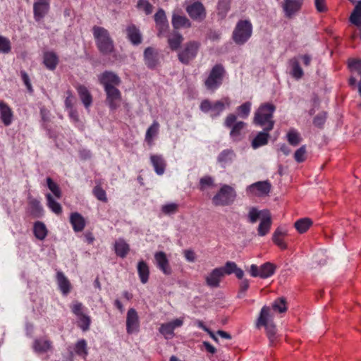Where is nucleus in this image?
Returning <instances> with one entry per match:
<instances>
[{
	"label": "nucleus",
	"instance_id": "54",
	"mask_svg": "<svg viewBox=\"0 0 361 361\" xmlns=\"http://www.w3.org/2000/svg\"><path fill=\"white\" fill-rule=\"evenodd\" d=\"M231 0H219L218 3V13L225 18L230 10Z\"/></svg>",
	"mask_w": 361,
	"mask_h": 361
},
{
	"label": "nucleus",
	"instance_id": "51",
	"mask_svg": "<svg viewBox=\"0 0 361 361\" xmlns=\"http://www.w3.org/2000/svg\"><path fill=\"white\" fill-rule=\"evenodd\" d=\"M214 186V178L209 176H205L200 178L198 188L201 191H204L208 188Z\"/></svg>",
	"mask_w": 361,
	"mask_h": 361
},
{
	"label": "nucleus",
	"instance_id": "55",
	"mask_svg": "<svg viewBox=\"0 0 361 361\" xmlns=\"http://www.w3.org/2000/svg\"><path fill=\"white\" fill-rule=\"evenodd\" d=\"M94 196L99 201L107 202L108 199L106 197V191L102 188L100 185H97L92 190Z\"/></svg>",
	"mask_w": 361,
	"mask_h": 361
},
{
	"label": "nucleus",
	"instance_id": "22",
	"mask_svg": "<svg viewBox=\"0 0 361 361\" xmlns=\"http://www.w3.org/2000/svg\"><path fill=\"white\" fill-rule=\"evenodd\" d=\"M272 219L271 215L269 212H266L260 220L259 224L257 228V234L259 236H264L267 235L271 227Z\"/></svg>",
	"mask_w": 361,
	"mask_h": 361
},
{
	"label": "nucleus",
	"instance_id": "6",
	"mask_svg": "<svg viewBox=\"0 0 361 361\" xmlns=\"http://www.w3.org/2000/svg\"><path fill=\"white\" fill-rule=\"evenodd\" d=\"M237 194L234 188L228 185L221 187L217 193L212 198V203L215 206H228L235 200Z\"/></svg>",
	"mask_w": 361,
	"mask_h": 361
},
{
	"label": "nucleus",
	"instance_id": "19",
	"mask_svg": "<svg viewBox=\"0 0 361 361\" xmlns=\"http://www.w3.org/2000/svg\"><path fill=\"white\" fill-rule=\"evenodd\" d=\"M145 65L150 69H154L159 63V53L153 47H147L144 51Z\"/></svg>",
	"mask_w": 361,
	"mask_h": 361
},
{
	"label": "nucleus",
	"instance_id": "47",
	"mask_svg": "<svg viewBox=\"0 0 361 361\" xmlns=\"http://www.w3.org/2000/svg\"><path fill=\"white\" fill-rule=\"evenodd\" d=\"M266 212H269V210H258L256 207H251L249 210L247 217L248 221L251 224H255L257 221L259 219H262L263 215L265 214Z\"/></svg>",
	"mask_w": 361,
	"mask_h": 361
},
{
	"label": "nucleus",
	"instance_id": "14",
	"mask_svg": "<svg viewBox=\"0 0 361 361\" xmlns=\"http://www.w3.org/2000/svg\"><path fill=\"white\" fill-rule=\"evenodd\" d=\"M140 329V320L137 311L130 308L126 316V331L128 334L137 333Z\"/></svg>",
	"mask_w": 361,
	"mask_h": 361
},
{
	"label": "nucleus",
	"instance_id": "21",
	"mask_svg": "<svg viewBox=\"0 0 361 361\" xmlns=\"http://www.w3.org/2000/svg\"><path fill=\"white\" fill-rule=\"evenodd\" d=\"M13 113L11 107L3 100H0V119L5 126L13 122Z\"/></svg>",
	"mask_w": 361,
	"mask_h": 361
},
{
	"label": "nucleus",
	"instance_id": "30",
	"mask_svg": "<svg viewBox=\"0 0 361 361\" xmlns=\"http://www.w3.org/2000/svg\"><path fill=\"white\" fill-rule=\"evenodd\" d=\"M150 161L155 172L158 175H162L166 166V163L164 157L159 154H152L150 156Z\"/></svg>",
	"mask_w": 361,
	"mask_h": 361
},
{
	"label": "nucleus",
	"instance_id": "37",
	"mask_svg": "<svg viewBox=\"0 0 361 361\" xmlns=\"http://www.w3.org/2000/svg\"><path fill=\"white\" fill-rule=\"evenodd\" d=\"M269 132L265 131L264 129L263 131L259 132L252 141V148L257 149L267 145L270 137Z\"/></svg>",
	"mask_w": 361,
	"mask_h": 361
},
{
	"label": "nucleus",
	"instance_id": "20",
	"mask_svg": "<svg viewBox=\"0 0 361 361\" xmlns=\"http://www.w3.org/2000/svg\"><path fill=\"white\" fill-rule=\"evenodd\" d=\"M32 348L37 353H45L52 350V342L47 336L40 337L33 341Z\"/></svg>",
	"mask_w": 361,
	"mask_h": 361
},
{
	"label": "nucleus",
	"instance_id": "32",
	"mask_svg": "<svg viewBox=\"0 0 361 361\" xmlns=\"http://www.w3.org/2000/svg\"><path fill=\"white\" fill-rule=\"evenodd\" d=\"M171 23L173 28L176 30L183 27L188 28L191 27V23L186 16L176 13L173 14Z\"/></svg>",
	"mask_w": 361,
	"mask_h": 361
},
{
	"label": "nucleus",
	"instance_id": "52",
	"mask_svg": "<svg viewBox=\"0 0 361 361\" xmlns=\"http://www.w3.org/2000/svg\"><path fill=\"white\" fill-rule=\"evenodd\" d=\"M78 326L83 331H86L90 329L91 324V319L89 316L85 314L77 317Z\"/></svg>",
	"mask_w": 361,
	"mask_h": 361
},
{
	"label": "nucleus",
	"instance_id": "10",
	"mask_svg": "<svg viewBox=\"0 0 361 361\" xmlns=\"http://www.w3.org/2000/svg\"><path fill=\"white\" fill-rule=\"evenodd\" d=\"M271 185L268 181H258L249 185L246 192L249 196L262 197L267 195L271 190Z\"/></svg>",
	"mask_w": 361,
	"mask_h": 361
},
{
	"label": "nucleus",
	"instance_id": "43",
	"mask_svg": "<svg viewBox=\"0 0 361 361\" xmlns=\"http://www.w3.org/2000/svg\"><path fill=\"white\" fill-rule=\"evenodd\" d=\"M33 232L37 239L42 240L47 237L48 231L44 223L37 221L34 224Z\"/></svg>",
	"mask_w": 361,
	"mask_h": 361
},
{
	"label": "nucleus",
	"instance_id": "61",
	"mask_svg": "<svg viewBox=\"0 0 361 361\" xmlns=\"http://www.w3.org/2000/svg\"><path fill=\"white\" fill-rule=\"evenodd\" d=\"M71 310L73 313L76 316L78 317L80 315H82L84 313V307L81 302H79L78 301H75L73 302V304L71 306Z\"/></svg>",
	"mask_w": 361,
	"mask_h": 361
},
{
	"label": "nucleus",
	"instance_id": "13",
	"mask_svg": "<svg viewBox=\"0 0 361 361\" xmlns=\"http://www.w3.org/2000/svg\"><path fill=\"white\" fill-rule=\"evenodd\" d=\"M154 261L157 267L165 275L169 276L172 274V269L166 254L163 251H158L154 253Z\"/></svg>",
	"mask_w": 361,
	"mask_h": 361
},
{
	"label": "nucleus",
	"instance_id": "58",
	"mask_svg": "<svg viewBox=\"0 0 361 361\" xmlns=\"http://www.w3.org/2000/svg\"><path fill=\"white\" fill-rule=\"evenodd\" d=\"M250 109L251 102H246L237 108V112L240 117L245 118L250 114Z\"/></svg>",
	"mask_w": 361,
	"mask_h": 361
},
{
	"label": "nucleus",
	"instance_id": "63",
	"mask_svg": "<svg viewBox=\"0 0 361 361\" xmlns=\"http://www.w3.org/2000/svg\"><path fill=\"white\" fill-rule=\"evenodd\" d=\"M314 6L319 13H326L328 11L326 0H314Z\"/></svg>",
	"mask_w": 361,
	"mask_h": 361
},
{
	"label": "nucleus",
	"instance_id": "59",
	"mask_svg": "<svg viewBox=\"0 0 361 361\" xmlns=\"http://www.w3.org/2000/svg\"><path fill=\"white\" fill-rule=\"evenodd\" d=\"M307 151L305 145L301 146L299 149H298L294 154L295 160L301 163L306 160L307 158Z\"/></svg>",
	"mask_w": 361,
	"mask_h": 361
},
{
	"label": "nucleus",
	"instance_id": "50",
	"mask_svg": "<svg viewBox=\"0 0 361 361\" xmlns=\"http://www.w3.org/2000/svg\"><path fill=\"white\" fill-rule=\"evenodd\" d=\"M271 311L283 313L287 310L286 301L283 298L276 300L271 306Z\"/></svg>",
	"mask_w": 361,
	"mask_h": 361
},
{
	"label": "nucleus",
	"instance_id": "26",
	"mask_svg": "<svg viewBox=\"0 0 361 361\" xmlns=\"http://www.w3.org/2000/svg\"><path fill=\"white\" fill-rule=\"evenodd\" d=\"M221 269V272L224 275H231L235 274L236 277L239 279H242L244 276L243 271L237 267V264L233 262H227L224 267H219Z\"/></svg>",
	"mask_w": 361,
	"mask_h": 361
},
{
	"label": "nucleus",
	"instance_id": "39",
	"mask_svg": "<svg viewBox=\"0 0 361 361\" xmlns=\"http://www.w3.org/2000/svg\"><path fill=\"white\" fill-rule=\"evenodd\" d=\"M350 22L357 27L361 26V0L358 1L349 18Z\"/></svg>",
	"mask_w": 361,
	"mask_h": 361
},
{
	"label": "nucleus",
	"instance_id": "36",
	"mask_svg": "<svg viewBox=\"0 0 361 361\" xmlns=\"http://www.w3.org/2000/svg\"><path fill=\"white\" fill-rule=\"evenodd\" d=\"M56 279L58 282V285L63 295H67L71 288V285L68 279L65 276L63 272L58 271L56 274Z\"/></svg>",
	"mask_w": 361,
	"mask_h": 361
},
{
	"label": "nucleus",
	"instance_id": "44",
	"mask_svg": "<svg viewBox=\"0 0 361 361\" xmlns=\"http://www.w3.org/2000/svg\"><path fill=\"white\" fill-rule=\"evenodd\" d=\"M287 141L292 146H298L302 141V137L299 132L294 129L290 128L286 135Z\"/></svg>",
	"mask_w": 361,
	"mask_h": 361
},
{
	"label": "nucleus",
	"instance_id": "18",
	"mask_svg": "<svg viewBox=\"0 0 361 361\" xmlns=\"http://www.w3.org/2000/svg\"><path fill=\"white\" fill-rule=\"evenodd\" d=\"M183 320L176 319L172 322L162 324L159 328V332L164 336L166 339L172 338L174 336V329L176 327L181 326Z\"/></svg>",
	"mask_w": 361,
	"mask_h": 361
},
{
	"label": "nucleus",
	"instance_id": "16",
	"mask_svg": "<svg viewBox=\"0 0 361 361\" xmlns=\"http://www.w3.org/2000/svg\"><path fill=\"white\" fill-rule=\"evenodd\" d=\"M302 5V0H284L281 6L286 17L291 18L298 13Z\"/></svg>",
	"mask_w": 361,
	"mask_h": 361
},
{
	"label": "nucleus",
	"instance_id": "31",
	"mask_svg": "<svg viewBox=\"0 0 361 361\" xmlns=\"http://www.w3.org/2000/svg\"><path fill=\"white\" fill-rule=\"evenodd\" d=\"M43 63L47 68L54 71L59 63V57L54 51H46L43 56Z\"/></svg>",
	"mask_w": 361,
	"mask_h": 361
},
{
	"label": "nucleus",
	"instance_id": "9",
	"mask_svg": "<svg viewBox=\"0 0 361 361\" xmlns=\"http://www.w3.org/2000/svg\"><path fill=\"white\" fill-rule=\"evenodd\" d=\"M99 82L104 90L116 88L121 83L119 76L113 71H105L98 75Z\"/></svg>",
	"mask_w": 361,
	"mask_h": 361
},
{
	"label": "nucleus",
	"instance_id": "28",
	"mask_svg": "<svg viewBox=\"0 0 361 361\" xmlns=\"http://www.w3.org/2000/svg\"><path fill=\"white\" fill-rule=\"evenodd\" d=\"M287 235V231L281 227H278L273 233L272 240L280 249H287V244L284 238Z\"/></svg>",
	"mask_w": 361,
	"mask_h": 361
},
{
	"label": "nucleus",
	"instance_id": "5",
	"mask_svg": "<svg viewBox=\"0 0 361 361\" xmlns=\"http://www.w3.org/2000/svg\"><path fill=\"white\" fill-rule=\"evenodd\" d=\"M252 25L248 20H239L233 32L232 39L235 44H244L250 38Z\"/></svg>",
	"mask_w": 361,
	"mask_h": 361
},
{
	"label": "nucleus",
	"instance_id": "23",
	"mask_svg": "<svg viewBox=\"0 0 361 361\" xmlns=\"http://www.w3.org/2000/svg\"><path fill=\"white\" fill-rule=\"evenodd\" d=\"M224 275L221 272V269L215 268L211 273L206 276L205 281L207 286L212 288H217L219 286L221 279Z\"/></svg>",
	"mask_w": 361,
	"mask_h": 361
},
{
	"label": "nucleus",
	"instance_id": "57",
	"mask_svg": "<svg viewBox=\"0 0 361 361\" xmlns=\"http://www.w3.org/2000/svg\"><path fill=\"white\" fill-rule=\"evenodd\" d=\"M47 186H48L49 189L52 192L56 198H59V199L61 198V189H60L59 186L58 185V184L56 183L55 182H54L53 180L50 177H48L47 178Z\"/></svg>",
	"mask_w": 361,
	"mask_h": 361
},
{
	"label": "nucleus",
	"instance_id": "15",
	"mask_svg": "<svg viewBox=\"0 0 361 361\" xmlns=\"http://www.w3.org/2000/svg\"><path fill=\"white\" fill-rule=\"evenodd\" d=\"M50 0H35L33 4L34 18L39 22L48 13L50 5Z\"/></svg>",
	"mask_w": 361,
	"mask_h": 361
},
{
	"label": "nucleus",
	"instance_id": "35",
	"mask_svg": "<svg viewBox=\"0 0 361 361\" xmlns=\"http://www.w3.org/2000/svg\"><path fill=\"white\" fill-rule=\"evenodd\" d=\"M137 269L140 281L144 284L147 283L149 277V268L147 262L144 260L140 261Z\"/></svg>",
	"mask_w": 361,
	"mask_h": 361
},
{
	"label": "nucleus",
	"instance_id": "25",
	"mask_svg": "<svg viewBox=\"0 0 361 361\" xmlns=\"http://www.w3.org/2000/svg\"><path fill=\"white\" fill-rule=\"evenodd\" d=\"M70 223L75 232H80L83 231L86 225L85 218L78 212H72L71 214Z\"/></svg>",
	"mask_w": 361,
	"mask_h": 361
},
{
	"label": "nucleus",
	"instance_id": "60",
	"mask_svg": "<svg viewBox=\"0 0 361 361\" xmlns=\"http://www.w3.org/2000/svg\"><path fill=\"white\" fill-rule=\"evenodd\" d=\"M11 46L10 40L0 35V51L3 53H8L11 51Z\"/></svg>",
	"mask_w": 361,
	"mask_h": 361
},
{
	"label": "nucleus",
	"instance_id": "42",
	"mask_svg": "<svg viewBox=\"0 0 361 361\" xmlns=\"http://www.w3.org/2000/svg\"><path fill=\"white\" fill-rule=\"evenodd\" d=\"M235 157L234 152L232 149H225L218 156L217 160L223 167L232 162Z\"/></svg>",
	"mask_w": 361,
	"mask_h": 361
},
{
	"label": "nucleus",
	"instance_id": "40",
	"mask_svg": "<svg viewBox=\"0 0 361 361\" xmlns=\"http://www.w3.org/2000/svg\"><path fill=\"white\" fill-rule=\"evenodd\" d=\"M313 221L310 218H302L296 221L294 224L295 229L300 233H304L312 226Z\"/></svg>",
	"mask_w": 361,
	"mask_h": 361
},
{
	"label": "nucleus",
	"instance_id": "29",
	"mask_svg": "<svg viewBox=\"0 0 361 361\" xmlns=\"http://www.w3.org/2000/svg\"><path fill=\"white\" fill-rule=\"evenodd\" d=\"M75 88L85 107L88 109L92 103V96L91 93L83 85H78Z\"/></svg>",
	"mask_w": 361,
	"mask_h": 361
},
{
	"label": "nucleus",
	"instance_id": "46",
	"mask_svg": "<svg viewBox=\"0 0 361 361\" xmlns=\"http://www.w3.org/2000/svg\"><path fill=\"white\" fill-rule=\"evenodd\" d=\"M275 267L270 262H266L259 267V277L266 279L274 274Z\"/></svg>",
	"mask_w": 361,
	"mask_h": 361
},
{
	"label": "nucleus",
	"instance_id": "49",
	"mask_svg": "<svg viewBox=\"0 0 361 361\" xmlns=\"http://www.w3.org/2000/svg\"><path fill=\"white\" fill-rule=\"evenodd\" d=\"M47 200V206L56 214H61L62 213V207L61 204L55 201L50 194L46 195Z\"/></svg>",
	"mask_w": 361,
	"mask_h": 361
},
{
	"label": "nucleus",
	"instance_id": "34",
	"mask_svg": "<svg viewBox=\"0 0 361 361\" xmlns=\"http://www.w3.org/2000/svg\"><path fill=\"white\" fill-rule=\"evenodd\" d=\"M114 249L117 256L124 258L130 251V246L123 239L120 238L116 241Z\"/></svg>",
	"mask_w": 361,
	"mask_h": 361
},
{
	"label": "nucleus",
	"instance_id": "24",
	"mask_svg": "<svg viewBox=\"0 0 361 361\" xmlns=\"http://www.w3.org/2000/svg\"><path fill=\"white\" fill-rule=\"evenodd\" d=\"M27 204V212L31 216L35 218H39L42 216L43 208L39 200L32 197H29Z\"/></svg>",
	"mask_w": 361,
	"mask_h": 361
},
{
	"label": "nucleus",
	"instance_id": "8",
	"mask_svg": "<svg viewBox=\"0 0 361 361\" xmlns=\"http://www.w3.org/2000/svg\"><path fill=\"white\" fill-rule=\"evenodd\" d=\"M237 116L233 114H228L225 121L224 126L231 128L230 136L234 141L240 140L242 130L245 128L246 123L243 121H236Z\"/></svg>",
	"mask_w": 361,
	"mask_h": 361
},
{
	"label": "nucleus",
	"instance_id": "3",
	"mask_svg": "<svg viewBox=\"0 0 361 361\" xmlns=\"http://www.w3.org/2000/svg\"><path fill=\"white\" fill-rule=\"evenodd\" d=\"M92 33L99 51L104 56L111 54L114 50V41L109 31L103 27L94 25Z\"/></svg>",
	"mask_w": 361,
	"mask_h": 361
},
{
	"label": "nucleus",
	"instance_id": "1",
	"mask_svg": "<svg viewBox=\"0 0 361 361\" xmlns=\"http://www.w3.org/2000/svg\"><path fill=\"white\" fill-rule=\"evenodd\" d=\"M274 315L270 307L264 306L257 319L256 326L258 329L264 327L267 336L271 345H274L277 341L276 325L273 321Z\"/></svg>",
	"mask_w": 361,
	"mask_h": 361
},
{
	"label": "nucleus",
	"instance_id": "33",
	"mask_svg": "<svg viewBox=\"0 0 361 361\" xmlns=\"http://www.w3.org/2000/svg\"><path fill=\"white\" fill-rule=\"evenodd\" d=\"M183 41V37L176 31H173L168 35V44L172 51L177 50Z\"/></svg>",
	"mask_w": 361,
	"mask_h": 361
},
{
	"label": "nucleus",
	"instance_id": "11",
	"mask_svg": "<svg viewBox=\"0 0 361 361\" xmlns=\"http://www.w3.org/2000/svg\"><path fill=\"white\" fill-rule=\"evenodd\" d=\"M104 92L106 93L105 102L110 110L115 111L120 107L122 102L121 91L116 87L104 90Z\"/></svg>",
	"mask_w": 361,
	"mask_h": 361
},
{
	"label": "nucleus",
	"instance_id": "4",
	"mask_svg": "<svg viewBox=\"0 0 361 361\" xmlns=\"http://www.w3.org/2000/svg\"><path fill=\"white\" fill-rule=\"evenodd\" d=\"M226 71L221 63L214 65L211 69L207 78L204 80L207 90L212 92L217 90L223 83Z\"/></svg>",
	"mask_w": 361,
	"mask_h": 361
},
{
	"label": "nucleus",
	"instance_id": "27",
	"mask_svg": "<svg viewBox=\"0 0 361 361\" xmlns=\"http://www.w3.org/2000/svg\"><path fill=\"white\" fill-rule=\"evenodd\" d=\"M128 39L133 45L141 44L142 37L140 30L133 24L128 25L126 28Z\"/></svg>",
	"mask_w": 361,
	"mask_h": 361
},
{
	"label": "nucleus",
	"instance_id": "41",
	"mask_svg": "<svg viewBox=\"0 0 361 361\" xmlns=\"http://www.w3.org/2000/svg\"><path fill=\"white\" fill-rule=\"evenodd\" d=\"M289 65L291 68L290 74L295 79H300L303 76V71L296 58H292L289 60Z\"/></svg>",
	"mask_w": 361,
	"mask_h": 361
},
{
	"label": "nucleus",
	"instance_id": "48",
	"mask_svg": "<svg viewBox=\"0 0 361 361\" xmlns=\"http://www.w3.org/2000/svg\"><path fill=\"white\" fill-rule=\"evenodd\" d=\"M159 124L157 121H154L149 127L145 135V141L148 144H151L153 138L158 134Z\"/></svg>",
	"mask_w": 361,
	"mask_h": 361
},
{
	"label": "nucleus",
	"instance_id": "56",
	"mask_svg": "<svg viewBox=\"0 0 361 361\" xmlns=\"http://www.w3.org/2000/svg\"><path fill=\"white\" fill-rule=\"evenodd\" d=\"M139 11H142L146 15H149L153 11V6L147 0H139L137 4Z\"/></svg>",
	"mask_w": 361,
	"mask_h": 361
},
{
	"label": "nucleus",
	"instance_id": "2",
	"mask_svg": "<svg viewBox=\"0 0 361 361\" xmlns=\"http://www.w3.org/2000/svg\"><path fill=\"white\" fill-rule=\"evenodd\" d=\"M275 110L276 106L271 103L262 104L255 113L253 123L262 127L265 131H271L275 123L273 120Z\"/></svg>",
	"mask_w": 361,
	"mask_h": 361
},
{
	"label": "nucleus",
	"instance_id": "64",
	"mask_svg": "<svg viewBox=\"0 0 361 361\" xmlns=\"http://www.w3.org/2000/svg\"><path fill=\"white\" fill-rule=\"evenodd\" d=\"M20 76H21L22 80L23 81L25 85L27 87V91L30 93H32L33 92V88H32V86L31 85L29 76L27 74V73L25 71H20Z\"/></svg>",
	"mask_w": 361,
	"mask_h": 361
},
{
	"label": "nucleus",
	"instance_id": "38",
	"mask_svg": "<svg viewBox=\"0 0 361 361\" xmlns=\"http://www.w3.org/2000/svg\"><path fill=\"white\" fill-rule=\"evenodd\" d=\"M231 104L230 99L228 97L222 98L221 100L216 101L213 103L212 111L213 112V116H219L226 108L229 106Z\"/></svg>",
	"mask_w": 361,
	"mask_h": 361
},
{
	"label": "nucleus",
	"instance_id": "17",
	"mask_svg": "<svg viewBox=\"0 0 361 361\" xmlns=\"http://www.w3.org/2000/svg\"><path fill=\"white\" fill-rule=\"evenodd\" d=\"M154 21L156 23V28L158 30V36L159 37H164L169 29V23L165 12L163 9H159L155 13Z\"/></svg>",
	"mask_w": 361,
	"mask_h": 361
},
{
	"label": "nucleus",
	"instance_id": "12",
	"mask_svg": "<svg viewBox=\"0 0 361 361\" xmlns=\"http://www.w3.org/2000/svg\"><path fill=\"white\" fill-rule=\"evenodd\" d=\"M189 16L194 20L201 22L206 18V9L200 1H195L186 7Z\"/></svg>",
	"mask_w": 361,
	"mask_h": 361
},
{
	"label": "nucleus",
	"instance_id": "53",
	"mask_svg": "<svg viewBox=\"0 0 361 361\" xmlns=\"http://www.w3.org/2000/svg\"><path fill=\"white\" fill-rule=\"evenodd\" d=\"M179 209V204L173 202L163 205L161 208V212L165 215H171L177 213Z\"/></svg>",
	"mask_w": 361,
	"mask_h": 361
},
{
	"label": "nucleus",
	"instance_id": "62",
	"mask_svg": "<svg viewBox=\"0 0 361 361\" xmlns=\"http://www.w3.org/2000/svg\"><path fill=\"white\" fill-rule=\"evenodd\" d=\"M326 119V114L325 112L318 114L313 120L315 126L322 128Z\"/></svg>",
	"mask_w": 361,
	"mask_h": 361
},
{
	"label": "nucleus",
	"instance_id": "7",
	"mask_svg": "<svg viewBox=\"0 0 361 361\" xmlns=\"http://www.w3.org/2000/svg\"><path fill=\"white\" fill-rule=\"evenodd\" d=\"M200 47V43L199 42H188L181 51H179L178 54V60L183 64H189L196 57Z\"/></svg>",
	"mask_w": 361,
	"mask_h": 361
},
{
	"label": "nucleus",
	"instance_id": "45",
	"mask_svg": "<svg viewBox=\"0 0 361 361\" xmlns=\"http://www.w3.org/2000/svg\"><path fill=\"white\" fill-rule=\"evenodd\" d=\"M74 351L77 355L85 359L88 355L86 341L85 339L79 340L75 344Z\"/></svg>",
	"mask_w": 361,
	"mask_h": 361
}]
</instances>
